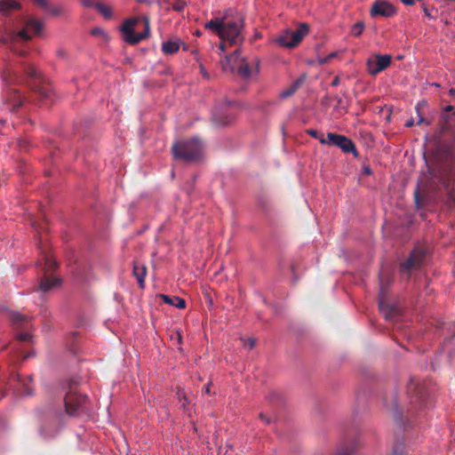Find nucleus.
Returning <instances> with one entry per match:
<instances>
[{
  "label": "nucleus",
  "instance_id": "nucleus-1",
  "mask_svg": "<svg viewBox=\"0 0 455 455\" xmlns=\"http://www.w3.org/2000/svg\"><path fill=\"white\" fill-rule=\"evenodd\" d=\"M427 172H422L414 191L417 207L430 191L444 189L448 199L455 205V152L447 150L432 166L427 165Z\"/></svg>",
  "mask_w": 455,
  "mask_h": 455
},
{
  "label": "nucleus",
  "instance_id": "nucleus-2",
  "mask_svg": "<svg viewBox=\"0 0 455 455\" xmlns=\"http://www.w3.org/2000/svg\"><path fill=\"white\" fill-rule=\"evenodd\" d=\"M244 19L237 12L228 11L222 17L213 19L204 25V28L215 32L220 39L218 49L227 51L229 47H236L243 44Z\"/></svg>",
  "mask_w": 455,
  "mask_h": 455
},
{
  "label": "nucleus",
  "instance_id": "nucleus-3",
  "mask_svg": "<svg viewBox=\"0 0 455 455\" xmlns=\"http://www.w3.org/2000/svg\"><path fill=\"white\" fill-rule=\"evenodd\" d=\"M20 65L22 67L21 75L9 65L5 67L2 74L4 83L8 85L26 84L40 100H50L52 89L43 80L40 71L31 63L21 62Z\"/></svg>",
  "mask_w": 455,
  "mask_h": 455
},
{
  "label": "nucleus",
  "instance_id": "nucleus-4",
  "mask_svg": "<svg viewBox=\"0 0 455 455\" xmlns=\"http://www.w3.org/2000/svg\"><path fill=\"white\" fill-rule=\"evenodd\" d=\"M220 64L224 72L236 74L244 81L250 80L259 71V60L254 58L250 62L245 58L240 57V48H235L231 54L226 55Z\"/></svg>",
  "mask_w": 455,
  "mask_h": 455
},
{
  "label": "nucleus",
  "instance_id": "nucleus-5",
  "mask_svg": "<svg viewBox=\"0 0 455 455\" xmlns=\"http://www.w3.org/2000/svg\"><path fill=\"white\" fill-rule=\"evenodd\" d=\"M37 245L42 255V260L38 263V266L43 271V277L40 280L38 289L43 292H47L60 283V280L52 275V273L58 267V264L50 251L44 248L41 235Z\"/></svg>",
  "mask_w": 455,
  "mask_h": 455
},
{
  "label": "nucleus",
  "instance_id": "nucleus-6",
  "mask_svg": "<svg viewBox=\"0 0 455 455\" xmlns=\"http://www.w3.org/2000/svg\"><path fill=\"white\" fill-rule=\"evenodd\" d=\"M79 380L77 378L68 379L64 385V389L67 390L64 397L65 411L69 416H76L86 409L88 398L77 392Z\"/></svg>",
  "mask_w": 455,
  "mask_h": 455
},
{
  "label": "nucleus",
  "instance_id": "nucleus-7",
  "mask_svg": "<svg viewBox=\"0 0 455 455\" xmlns=\"http://www.w3.org/2000/svg\"><path fill=\"white\" fill-rule=\"evenodd\" d=\"M173 158L185 163H192L199 156V140L196 138L175 142L172 148Z\"/></svg>",
  "mask_w": 455,
  "mask_h": 455
},
{
  "label": "nucleus",
  "instance_id": "nucleus-8",
  "mask_svg": "<svg viewBox=\"0 0 455 455\" xmlns=\"http://www.w3.org/2000/svg\"><path fill=\"white\" fill-rule=\"evenodd\" d=\"M142 20L145 29L144 32L140 34H135L133 29L134 26L139 21L138 18H132L124 21L121 30L124 34V38L127 43L131 44H137L149 36V20L147 16H143Z\"/></svg>",
  "mask_w": 455,
  "mask_h": 455
},
{
  "label": "nucleus",
  "instance_id": "nucleus-9",
  "mask_svg": "<svg viewBox=\"0 0 455 455\" xmlns=\"http://www.w3.org/2000/svg\"><path fill=\"white\" fill-rule=\"evenodd\" d=\"M226 107L241 108V103L226 100L225 106L217 107L212 110V121L218 127L228 126L235 120V116L226 109Z\"/></svg>",
  "mask_w": 455,
  "mask_h": 455
},
{
  "label": "nucleus",
  "instance_id": "nucleus-10",
  "mask_svg": "<svg viewBox=\"0 0 455 455\" xmlns=\"http://www.w3.org/2000/svg\"><path fill=\"white\" fill-rule=\"evenodd\" d=\"M309 26L307 23H300L296 30H286L276 39V42L284 47L292 48L296 46L302 38L308 33Z\"/></svg>",
  "mask_w": 455,
  "mask_h": 455
},
{
  "label": "nucleus",
  "instance_id": "nucleus-11",
  "mask_svg": "<svg viewBox=\"0 0 455 455\" xmlns=\"http://www.w3.org/2000/svg\"><path fill=\"white\" fill-rule=\"evenodd\" d=\"M12 322L18 331L16 334L17 339L21 342L28 341L32 337L29 333L31 318L20 313H12Z\"/></svg>",
  "mask_w": 455,
  "mask_h": 455
},
{
  "label": "nucleus",
  "instance_id": "nucleus-12",
  "mask_svg": "<svg viewBox=\"0 0 455 455\" xmlns=\"http://www.w3.org/2000/svg\"><path fill=\"white\" fill-rule=\"evenodd\" d=\"M388 278L387 277V282L384 280V274H380V284H379V311L384 315L387 320H391L395 315H396L398 310L397 308L387 303L386 299L387 285H388Z\"/></svg>",
  "mask_w": 455,
  "mask_h": 455
},
{
  "label": "nucleus",
  "instance_id": "nucleus-13",
  "mask_svg": "<svg viewBox=\"0 0 455 455\" xmlns=\"http://www.w3.org/2000/svg\"><path fill=\"white\" fill-rule=\"evenodd\" d=\"M392 58L390 55H374L367 60V70L370 75L376 76L389 67Z\"/></svg>",
  "mask_w": 455,
  "mask_h": 455
},
{
  "label": "nucleus",
  "instance_id": "nucleus-14",
  "mask_svg": "<svg viewBox=\"0 0 455 455\" xmlns=\"http://www.w3.org/2000/svg\"><path fill=\"white\" fill-rule=\"evenodd\" d=\"M32 381V376L21 378L19 374L13 375L9 380V387L20 395H28L32 394V388L28 383Z\"/></svg>",
  "mask_w": 455,
  "mask_h": 455
},
{
  "label": "nucleus",
  "instance_id": "nucleus-15",
  "mask_svg": "<svg viewBox=\"0 0 455 455\" xmlns=\"http://www.w3.org/2000/svg\"><path fill=\"white\" fill-rule=\"evenodd\" d=\"M396 8L385 0H377L375 1L371 8V16L372 18L375 17H384L390 18L395 15Z\"/></svg>",
  "mask_w": 455,
  "mask_h": 455
},
{
  "label": "nucleus",
  "instance_id": "nucleus-16",
  "mask_svg": "<svg viewBox=\"0 0 455 455\" xmlns=\"http://www.w3.org/2000/svg\"><path fill=\"white\" fill-rule=\"evenodd\" d=\"M407 393L411 397V403L425 404L427 395L424 387L415 379H411L407 386Z\"/></svg>",
  "mask_w": 455,
  "mask_h": 455
},
{
  "label": "nucleus",
  "instance_id": "nucleus-17",
  "mask_svg": "<svg viewBox=\"0 0 455 455\" xmlns=\"http://www.w3.org/2000/svg\"><path fill=\"white\" fill-rule=\"evenodd\" d=\"M425 259V252L420 249H415L411 251L409 258L402 263L401 268L403 272H409L419 268Z\"/></svg>",
  "mask_w": 455,
  "mask_h": 455
},
{
  "label": "nucleus",
  "instance_id": "nucleus-18",
  "mask_svg": "<svg viewBox=\"0 0 455 455\" xmlns=\"http://www.w3.org/2000/svg\"><path fill=\"white\" fill-rule=\"evenodd\" d=\"M24 98L18 90L10 89L7 92L5 103L10 106V110L12 112L16 111L20 106H22Z\"/></svg>",
  "mask_w": 455,
  "mask_h": 455
},
{
  "label": "nucleus",
  "instance_id": "nucleus-19",
  "mask_svg": "<svg viewBox=\"0 0 455 455\" xmlns=\"http://www.w3.org/2000/svg\"><path fill=\"white\" fill-rule=\"evenodd\" d=\"M181 44L182 42L178 38L170 39L163 43L162 51L167 55L174 54L179 51Z\"/></svg>",
  "mask_w": 455,
  "mask_h": 455
},
{
  "label": "nucleus",
  "instance_id": "nucleus-20",
  "mask_svg": "<svg viewBox=\"0 0 455 455\" xmlns=\"http://www.w3.org/2000/svg\"><path fill=\"white\" fill-rule=\"evenodd\" d=\"M133 275L137 278L138 283L141 289L144 288V277L147 274V267L144 264L133 263Z\"/></svg>",
  "mask_w": 455,
  "mask_h": 455
},
{
  "label": "nucleus",
  "instance_id": "nucleus-21",
  "mask_svg": "<svg viewBox=\"0 0 455 455\" xmlns=\"http://www.w3.org/2000/svg\"><path fill=\"white\" fill-rule=\"evenodd\" d=\"M21 5L16 0H0V12L9 15L12 11L20 9Z\"/></svg>",
  "mask_w": 455,
  "mask_h": 455
},
{
  "label": "nucleus",
  "instance_id": "nucleus-22",
  "mask_svg": "<svg viewBox=\"0 0 455 455\" xmlns=\"http://www.w3.org/2000/svg\"><path fill=\"white\" fill-rule=\"evenodd\" d=\"M159 298H161L165 303L170 304L178 308H184L186 307V301L179 297H170L165 294H159Z\"/></svg>",
  "mask_w": 455,
  "mask_h": 455
},
{
  "label": "nucleus",
  "instance_id": "nucleus-23",
  "mask_svg": "<svg viewBox=\"0 0 455 455\" xmlns=\"http://www.w3.org/2000/svg\"><path fill=\"white\" fill-rule=\"evenodd\" d=\"M340 140V143L339 148H340L346 153H354L356 154V148L354 142L348 138L342 136Z\"/></svg>",
  "mask_w": 455,
  "mask_h": 455
},
{
  "label": "nucleus",
  "instance_id": "nucleus-24",
  "mask_svg": "<svg viewBox=\"0 0 455 455\" xmlns=\"http://www.w3.org/2000/svg\"><path fill=\"white\" fill-rule=\"evenodd\" d=\"M342 136L343 135L329 132L327 134V140H324L323 138H322V139H320V142L322 144L328 143L330 145H334V146L339 147V145L340 143V140H339V139H341Z\"/></svg>",
  "mask_w": 455,
  "mask_h": 455
},
{
  "label": "nucleus",
  "instance_id": "nucleus-25",
  "mask_svg": "<svg viewBox=\"0 0 455 455\" xmlns=\"http://www.w3.org/2000/svg\"><path fill=\"white\" fill-rule=\"evenodd\" d=\"M342 136L343 135L329 132L327 134V140H324L323 138H322V139H320V142L322 144L328 143L330 145H334V146L339 147V145L340 143V140H339V139H341Z\"/></svg>",
  "mask_w": 455,
  "mask_h": 455
},
{
  "label": "nucleus",
  "instance_id": "nucleus-26",
  "mask_svg": "<svg viewBox=\"0 0 455 455\" xmlns=\"http://www.w3.org/2000/svg\"><path fill=\"white\" fill-rule=\"evenodd\" d=\"M19 38L16 32H9L3 37V44L9 45L10 49L15 47Z\"/></svg>",
  "mask_w": 455,
  "mask_h": 455
},
{
  "label": "nucleus",
  "instance_id": "nucleus-27",
  "mask_svg": "<svg viewBox=\"0 0 455 455\" xmlns=\"http://www.w3.org/2000/svg\"><path fill=\"white\" fill-rule=\"evenodd\" d=\"M95 9L105 18L111 19L112 18V9L109 6H107L101 3H96Z\"/></svg>",
  "mask_w": 455,
  "mask_h": 455
},
{
  "label": "nucleus",
  "instance_id": "nucleus-28",
  "mask_svg": "<svg viewBox=\"0 0 455 455\" xmlns=\"http://www.w3.org/2000/svg\"><path fill=\"white\" fill-rule=\"evenodd\" d=\"M27 27L32 28L36 35H40L43 30V23L33 18L28 20Z\"/></svg>",
  "mask_w": 455,
  "mask_h": 455
},
{
  "label": "nucleus",
  "instance_id": "nucleus-29",
  "mask_svg": "<svg viewBox=\"0 0 455 455\" xmlns=\"http://www.w3.org/2000/svg\"><path fill=\"white\" fill-rule=\"evenodd\" d=\"M355 450V443L352 442L350 444L343 443L339 450L338 455H352Z\"/></svg>",
  "mask_w": 455,
  "mask_h": 455
},
{
  "label": "nucleus",
  "instance_id": "nucleus-30",
  "mask_svg": "<svg viewBox=\"0 0 455 455\" xmlns=\"http://www.w3.org/2000/svg\"><path fill=\"white\" fill-rule=\"evenodd\" d=\"M405 446L403 440H397L393 447V455H403Z\"/></svg>",
  "mask_w": 455,
  "mask_h": 455
},
{
  "label": "nucleus",
  "instance_id": "nucleus-31",
  "mask_svg": "<svg viewBox=\"0 0 455 455\" xmlns=\"http://www.w3.org/2000/svg\"><path fill=\"white\" fill-rule=\"evenodd\" d=\"M39 434L43 438L47 439L52 437L55 435V432L49 430L45 424H42L39 427Z\"/></svg>",
  "mask_w": 455,
  "mask_h": 455
},
{
  "label": "nucleus",
  "instance_id": "nucleus-32",
  "mask_svg": "<svg viewBox=\"0 0 455 455\" xmlns=\"http://www.w3.org/2000/svg\"><path fill=\"white\" fill-rule=\"evenodd\" d=\"M364 29V24L363 21H358L352 26L351 33L355 36H359Z\"/></svg>",
  "mask_w": 455,
  "mask_h": 455
},
{
  "label": "nucleus",
  "instance_id": "nucleus-33",
  "mask_svg": "<svg viewBox=\"0 0 455 455\" xmlns=\"http://www.w3.org/2000/svg\"><path fill=\"white\" fill-rule=\"evenodd\" d=\"M385 404H386V406H389V403H388L387 399L385 400ZM390 406L395 411V419H399L400 416H401V412L398 410V403H397L396 397H394L393 400L390 402Z\"/></svg>",
  "mask_w": 455,
  "mask_h": 455
},
{
  "label": "nucleus",
  "instance_id": "nucleus-34",
  "mask_svg": "<svg viewBox=\"0 0 455 455\" xmlns=\"http://www.w3.org/2000/svg\"><path fill=\"white\" fill-rule=\"evenodd\" d=\"M48 12L54 17H58L60 16V14H62L63 12V9L61 6L60 5H53V4H51Z\"/></svg>",
  "mask_w": 455,
  "mask_h": 455
},
{
  "label": "nucleus",
  "instance_id": "nucleus-35",
  "mask_svg": "<svg viewBox=\"0 0 455 455\" xmlns=\"http://www.w3.org/2000/svg\"><path fill=\"white\" fill-rule=\"evenodd\" d=\"M440 126H441L442 132H445L449 130L448 116L446 114L442 115Z\"/></svg>",
  "mask_w": 455,
  "mask_h": 455
},
{
  "label": "nucleus",
  "instance_id": "nucleus-36",
  "mask_svg": "<svg viewBox=\"0 0 455 455\" xmlns=\"http://www.w3.org/2000/svg\"><path fill=\"white\" fill-rule=\"evenodd\" d=\"M306 75H302L299 76L297 80H295L291 84V87H292L295 91L299 90V88L302 85V84L305 82Z\"/></svg>",
  "mask_w": 455,
  "mask_h": 455
},
{
  "label": "nucleus",
  "instance_id": "nucleus-37",
  "mask_svg": "<svg viewBox=\"0 0 455 455\" xmlns=\"http://www.w3.org/2000/svg\"><path fill=\"white\" fill-rule=\"evenodd\" d=\"M16 34H17L19 39H22V40H24L26 42L31 40V36L28 34L26 28L20 30V32H18Z\"/></svg>",
  "mask_w": 455,
  "mask_h": 455
},
{
  "label": "nucleus",
  "instance_id": "nucleus-38",
  "mask_svg": "<svg viewBox=\"0 0 455 455\" xmlns=\"http://www.w3.org/2000/svg\"><path fill=\"white\" fill-rule=\"evenodd\" d=\"M33 2L46 11L49 10L52 4L48 0H33Z\"/></svg>",
  "mask_w": 455,
  "mask_h": 455
},
{
  "label": "nucleus",
  "instance_id": "nucleus-39",
  "mask_svg": "<svg viewBox=\"0 0 455 455\" xmlns=\"http://www.w3.org/2000/svg\"><path fill=\"white\" fill-rule=\"evenodd\" d=\"M186 5V3L182 0H177L173 4H172V9L174 11H177V12H181L184 7Z\"/></svg>",
  "mask_w": 455,
  "mask_h": 455
},
{
  "label": "nucleus",
  "instance_id": "nucleus-40",
  "mask_svg": "<svg viewBox=\"0 0 455 455\" xmlns=\"http://www.w3.org/2000/svg\"><path fill=\"white\" fill-rule=\"evenodd\" d=\"M295 90L292 88V87H289L287 89H285L284 91H283L281 93H280V97L282 99H285V98H288V97H291L292 94L295 93Z\"/></svg>",
  "mask_w": 455,
  "mask_h": 455
},
{
  "label": "nucleus",
  "instance_id": "nucleus-41",
  "mask_svg": "<svg viewBox=\"0 0 455 455\" xmlns=\"http://www.w3.org/2000/svg\"><path fill=\"white\" fill-rule=\"evenodd\" d=\"M419 108H420V103H418L417 106H416V110L419 114V121L417 123V124H430V121H427L426 118H424L422 116V115L420 114L419 112Z\"/></svg>",
  "mask_w": 455,
  "mask_h": 455
},
{
  "label": "nucleus",
  "instance_id": "nucleus-42",
  "mask_svg": "<svg viewBox=\"0 0 455 455\" xmlns=\"http://www.w3.org/2000/svg\"><path fill=\"white\" fill-rule=\"evenodd\" d=\"M203 293H204V299H205L208 307L211 308L213 305V299H212L211 294L206 291H204Z\"/></svg>",
  "mask_w": 455,
  "mask_h": 455
},
{
  "label": "nucleus",
  "instance_id": "nucleus-43",
  "mask_svg": "<svg viewBox=\"0 0 455 455\" xmlns=\"http://www.w3.org/2000/svg\"><path fill=\"white\" fill-rule=\"evenodd\" d=\"M91 34L94 36H106V34L105 32L103 31V29H101L100 28L97 27V28H94Z\"/></svg>",
  "mask_w": 455,
  "mask_h": 455
},
{
  "label": "nucleus",
  "instance_id": "nucleus-44",
  "mask_svg": "<svg viewBox=\"0 0 455 455\" xmlns=\"http://www.w3.org/2000/svg\"><path fill=\"white\" fill-rule=\"evenodd\" d=\"M32 226L36 228V230L40 234L41 231L45 230L44 228V221H42L41 223L33 222Z\"/></svg>",
  "mask_w": 455,
  "mask_h": 455
},
{
  "label": "nucleus",
  "instance_id": "nucleus-45",
  "mask_svg": "<svg viewBox=\"0 0 455 455\" xmlns=\"http://www.w3.org/2000/svg\"><path fill=\"white\" fill-rule=\"evenodd\" d=\"M243 346L248 347L249 349H252L255 346V339H249L243 340Z\"/></svg>",
  "mask_w": 455,
  "mask_h": 455
},
{
  "label": "nucleus",
  "instance_id": "nucleus-46",
  "mask_svg": "<svg viewBox=\"0 0 455 455\" xmlns=\"http://www.w3.org/2000/svg\"><path fill=\"white\" fill-rule=\"evenodd\" d=\"M17 143L20 149H26L28 145V141L26 139H20Z\"/></svg>",
  "mask_w": 455,
  "mask_h": 455
},
{
  "label": "nucleus",
  "instance_id": "nucleus-47",
  "mask_svg": "<svg viewBox=\"0 0 455 455\" xmlns=\"http://www.w3.org/2000/svg\"><path fill=\"white\" fill-rule=\"evenodd\" d=\"M11 51L16 53L20 57H26L28 52L23 50H18L16 47H12Z\"/></svg>",
  "mask_w": 455,
  "mask_h": 455
},
{
  "label": "nucleus",
  "instance_id": "nucleus-48",
  "mask_svg": "<svg viewBox=\"0 0 455 455\" xmlns=\"http://www.w3.org/2000/svg\"><path fill=\"white\" fill-rule=\"evenodd\" d=\"M81 4L84 7H94V8H95V4H96V3H94L93 0H81Z\"/></svg>",
  "mask_w": 455,
  "mask_h": 455
},
{
  "label": "nucleus",
  "instance_id": "nucleus-49",
  "mask_svg": "<svg viewBox=\"0 0 455 455\" xmlns=\"http://www.w3.org/2000/svg\"><path fill=\"white\" fill-rule=\"evenodd\" d=\"M335 56H336V52H331L326 58L320 59L319 62L321 64L327 63L331 59L334 58Z\"/></svg>",
  "mask_w": 455,
  "mask_h": 455
},
{
  "label": "nucleus",
  "instance_id": "nucleus-50",
  "mask_svg": "<svg viewBox=\"0 0 455 455\" xmlns=\"http://www.w3.org/2000/svg\"><path fill=\"white\" fill-rule=\"evenodd\" d=\"M171 338H172V339H175L179 344H180V343H181L182 336H181V334H180V332H178V331L174 332V333L171 336Z\"/></svg>",
  "mask_w": 455,
  "mask_h": 455
},
{
  "label": "nucleus",
  "instance_id": "nucleus-51",
  "mask_svg": "<svg viewBox=\"0 0 455 455\" xmlns=\"http://www.w3.org/2000/svg\"><path fill=\"white\" fill-rule=\"evenodd\" d=\"M307 134L315 139H321L318 137V132L316 130L309 129L307 131Z\"/></svg>",
  "mask_w": 455,
  "mask_h": 455
},
{
  "label": "nucleus",
  "instance_id": "nucleus-52",
  "mask_svg": "<svg viewBox=\"0 0 455 455\" xmlns=\"http://www.w3.org/2000/svg\"><path fill=\"white\" fill-rule=\"evenodd\" d=\"M178 395L180 397V402L181 403V406L185 409L186 408V401L188 400L187 396L185 395V394L182 395L183 399H184V402H182L180 391H179Z\"/></svg>",
  "mask_w": 455,
  "mask_h": 455
},
{
  "label": "nucleus",
  "instance_id": "nucleus-53",
  "mask_svg": "<svg viewBox=\"0 0 455 455\" xmlns=\"http://www.w3.org/2000/svg\"><path fill=\"white\" fill-rule=\"evenodd\" d=\"M259 419L263 420L267 425L271 423V420L269 418H267L264 413L259 414Z\"/></svg>",
  "mask_w": 455,
  "mask_h": 455
},
{
  "label": "nucleus",
  "instance_id": "nucleus-54",
  "mask_svg": "<svg viewBox=\"0 0 455 455\" xmlns=\"http://www.w3.org/2000/svg\"><path fill=\"white\" fill-rule=\"evenodd\" d=\"M444 111L447 112V113H450L451 112L452 115L455 116V107L451 106V105H448L445 107L444 108Z\"/></svg>",
  "mask_w": 455,
  "mask_h": 455
},
{
  "label": "nucleus",
  "instance_id": "nucleus-55",
  "mask_svg": "<svg viewBox=\"0 0 455 455\" xmlns=\"http://www.w3.org/2000/svg\"><path fill=\"white\" fill-rule=\"evenodd\" d=\"M339 76H335L331 82V85L332 86H338L339 84Z\"/></svg>",
  "mask_w": 455,
  "mask_h": 455
},
{
  "label": "nucleus",
  "instance_id": "nucleus-56",
  "mask_svg": "<svg viewBox=\"0 0 455 455\" xmlns=\"http://www.w3.org/2000/svg\"><path fill=\"white\" fill-rule=\"evenodd\" d=\"M200 74H201V76H203L204 78L209 79V77H210L209 74L206 71H204L202 67H201Z\"/></svg>",
  "mask_w": 455,
  "mask_h": 455
},
{
  "label": "nucleus",
  "instance_id": "nucleus-57",
  "mask_svg": "<svg viewBox=\"0 0 455 455\" xmlns=\"http://www.w3.org/2000/svg\"><path fill=\"white\" fill-rule=\"evenodd\" d=\"M415 0H401V2L406 5H412Z\"/></svg>",
  "mask_w": 455,
  "mask_h": 455
},
{
  "label": "nucleus",
  "instance_id": "nucleus-58",
  "mask_svg": "<svg viewBox=\"0 0 455 455\" xmlns=\"http://www.w3.org/2000/svg\"><path fill=\"white\" fill-rule=\"evenodd\" d=\"M137 2L140 3V4H152L151 0H137Z\"/></svg>",
  "mask_w": 455,
  "mask_h": 455
},
{
  "label": "nucleus",
  "instance_id": "nucleus-59",
  "mask_svg": "<svg viewBox=\"0 0 455 455\" xmlns=\"http://www.w3.org/2000/svg\"><path fill=\"white\" fill-rule=\"evenodd\" d=\"M413 124H414L413 120H410V121L406 122L405 126L411 127V126H413Z\"/></svg>",
  "mask_w": 455,
  "mask_h": 455
},
{
  "label": "nucleus",
  "instance_id": "nucleus-60",
  "mask_svg": "<svg viewBox=\"0 0 455 455\" xmlns=\"http://www.w3.org/2000/svg\"><path fill=\"white\" fill-rule=\"evenodd\" d=\"M204 391L206 394H210L211 393V387H210V384L206 385L205 387H204Z\"/></svg>",
  "mask_w": 455,
  "mask_h": 455
},
{
  "label": "nucleus",
  "instance_id": "nucleus-61",
  "mask_svg": "<svg viewBox=\"0 0 455 455\" xmlns=\"http://www.w3.org/2000/svg\"><path fill=\"white\" fill-rule=\"evenodd\" d=\"M57 53H58V55H59L60 57H61V58H63V57L65 56V52H64V51H62V50L58 51V52H57Z\"/></svg>",
  "mask_w": 455,
  "mask_h": 455
},
{
  "label": "nucleus",
  "instance_id": "nucleus-62",
  "mask_svg": "<svg viewBox=\"0 0 455 455\" xmlns=\"http://www.w3.org/2000/svg\"><path fill=\"white\" fill-rule=\"evenodd\" d=\"M364 172H365L366 174H371V169H370V167H364Z\"/></svg>",
  "mask_w": 455,
  "mask_h": 455
},
{
  "label": "nucleus",
  "instance_id": "nucleus-63",
  "mask_svg": "<svg viewBox=\"0 0 455 455\" xmlns=\"http://www.w3.org/2000/svg\"><path fill=\"white\" fill-rule=\"evenodd\" d=\"M424 12H425L426 16H427L429 18L431 17V14L429 13V12L427 8H424Z\"/></svg>",
  "mask_w": 455,
  "mask_h": 455
},
{
  "label": "nucleus",
  "instance_id": "nucleus-64",
  "mask_svg": "<svg viewBox=\"0 0 455 455\" xmlns=\"http://www.w3.org/2000/svg\"><path fill=\"white\" fill-rule=\"evenodd\" d=\"M450 93H451V94H455V89H451V90L450 91Z\"/></svg>",
  "mask_w": 455,
  "mask_h": 455
}]
</instances>
